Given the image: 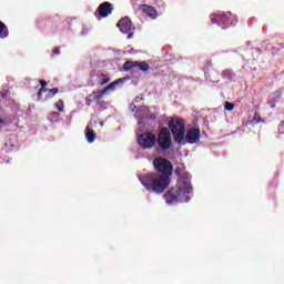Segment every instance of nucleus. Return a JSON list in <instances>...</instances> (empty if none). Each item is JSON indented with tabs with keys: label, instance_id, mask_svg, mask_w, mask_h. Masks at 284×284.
<instances>
[{
	"label": "nucleus",
	"instance_id": "9b49d317",
	"mask_svg": "<svg viewBox=\"0 0 284 284\" xmlns=\"http://www.w3.org/2000/svg\"><path fill=\"white\" fill-rule=\"evenodd\" d=\"M210 19L212 23H222V26H226V28L232 26V19L225 14H211Z\"/></svg>",
	"mask_w": 284,
	"mask_h": 284
},
{
	"label": "nucleus",
	"instance_id": "c756f323",
	"mask_svg": "<svg viewBox=\"0 0 284 284\" xmlns=\"http://www.w3.org/2000/svg\"><path fill=\"white\" fill-rule=\"evenodd\" d=\"M186 201H190V196H186Z\"/></svg>",
	"mask_w": 284,
	"mask_h": 284
},
{
	"label": "nucleus",
	"instance_id": "4468645a",
	"mask_svg": "<svg viewBox=\"0 0 284 284\" xmlns=\"http://www.w3.org/2000/svg\"><path fill=\"white\" fill-rule=\"evenodd\" d=\"M10 37V31L8 30V26L0 21V39H8Z\"/></svg>",
	"mask_w": 284,
	"mask_h": 284
},
{
	"label": "nucleus",
	"instance_id": "dca6fc26",
	"mask_svg": "<svg viewBox=\"0 0 284 284\" xmlns=\"http://www.w3.org/2000/svg\"><path fill=\"white\" fill-rule=\"evenodd\" d=\"M222 77L227 79V81H232V79H234V73L231 70H224Z\"/></svg>",
	"mask_w": 284,
	"mask_h": 284
},
{
	"label": "nucleus",
	"instance_id": "1a4fd4ad",
	"mask_svg": "<svg viewBox=\"0 0 284 284\" xmlns=\"http://www.w3.org/2000/svg\"><path fill=\"white\" fill-rule=\"evenodd\" d=\"M181 192L176 187H171L169 191L164 194V199L168 205H174L175 203H179V196H181Z\"/></svg>",
	"mask_w": 284,
	"mask_h": 284
},
{
	"label": "nucleus",
	"instance_id": "20e7f679",
	"mask_svg": "<svg viewBox=\"0 0 284 284\" xmlns=\"http://www.w3.org/2000/svg\"><path fill=\"white\" fill-rule=\"evenodd\" d=\"M156 143L158 150L160 152H166V150H170V148H172V132H170V129L162 128L160 130V132L158 133Z\"/></svg>",
	"mask_w": 284,
	"mask_h": 284
},
{
	"label": "nucleus",
	"instance_id": "412c9836",
	"mask_svg": "<svg viewBox=\"0 0 284 284\" xmlns=\"http://www.w3.org/2000/svg\"><path fill=\"white\" fill-rule=\"evenodd\" d=\"M49 92L51 93V97H54L55 94H59V88L49 89Z\"/></svg>",
	"mask_w": 284,
	"mask_h": 284
},
{
	"label": "nucleus",
	"instance_id": "393cba45",
	"mask_svg": "<svg viewBox=\"0 0 284 284\" xmlns=\"http://www.w3.org/2000/svg\"><path fill=\"white\" fill-rule=\"evenodd\" d=\"M51 116H59V112H52Z\"/></svg>",
	"mask_w": 284,
	"mask_h": 284
},
{
	"label": "nucleus",
	"instance_id": "b1692460",
	"mask_svg": "<svg viewBox=\"0 0 284 284\" xmlns=\"http://www.w3.org/2000/svg\"><path fill=\"white\" fill-rule=\"evenodd\" d=\"M53 54H61V50L59 48L53 49Z\"/></svg>",
	"mask_w": 284,
	"mask_h": 284
},
{
	"label": "nucleus",
	"instance_id": "423d86ee",
	"mask_svg": "<svg viewBox=\"0 0 284 284\" xmlns=\"http://www.w3.org/2000/svg\"><path fill=\"white\" fill-rule=\"evenodd\" d=\"M176 187L182 194H192V181L190 180V174H182L178 180Z\"/></svg>",
	"mask_w": 284,
	"mask_h": 284
},
{
	"label": "nucleus",
	"instance_id": "a878e982",
	"mask_svg": "<svg viewBox=\"0 0 284 284\" xmlns=\"http://www.w3.org/2000/svg\"><path fill=\"white\" fill-rule=\"evenodd\" d=\"M0 123H2V124L6 123V120L0 118Z\"/></svg>",
	"mask_w": 284,
	"mask_h": 284
},
{
	"label": "nucleus",
	"instance_id": "2eb2a0df",
	"mask_svg": "<svg viewBox=\"0 0 284 284\" xmlns=\"http://www.w3.org/2000/svg\"><path fill=\"white\" fill-rule=\"evenodd\" d=\"M85 136H87L88 143H94V141L97 140V133L94 132V130L90 128L85 129Z\"/></svg>",
	"mask_w": 284,
	"mask_h": 284
},
{
	"label": "nucleus",
	"instance_id": "aec40b11",
	"mask_svg": "<svg viewBox=\"0 0 284 284\" xmlns=\"http://www.w3.org/2000/svg\"><path fill=\"white\" fill-rule=\"evenodd\" d=\"M281 91H275L268 97V99H281Z\"/></svg>",
	"mask_w": 284,
	"mask_h": 284
},
{
	"label": "nucleus",
	"instance_id": "f257e3e1",
	"mask_svg": "<svg viewBox=\"0 0 284 284\" xmlns=\"http://www.w3.org/2000/svg\"><path fill=\"white\" fill-rule=\"evenodd\" d=\"M153 165L161 175L156 173L146 174L141 179V183L148 192L163 194L170 187V178L173 170L172 162L165 158H158L153 160Z\"/></svg>",
	"mask_w": 284,
	"mask_h": 284
},
{
	"label": "nucleus",
	"instance_id": "39448f33",
	"mask_svg": "<svg viewBox=\"0 0 284 284\" xmlns=\"http://www.w3.org/2000/svg\"><path fill=\"white\" fill-rule=\"evenodd\" d=\"M138 143L142 150H152L156 145V134L144 132L138 136Z\"/></svg>",
	"mask_w": 284,
	"mask_h": 284
},
{
	"label": "nucleus",
	"instance_id": "a211bd4d",
	"mask_svg": "<svg viewBox=\"0 0 284 284\" xmlns=\"http://www.w3.org/2000/svg\"><path fill=\"white\" fill-rule=\"evenodd\" d=\"M55 108L58 112H63V110H65V104L63 100H59L58 103H55Z\"/></svg>",
	"mask_w": 284,
	"mask_h": 284
},
{
	"label": "nucleus",
	"instance_id": "bb28decb",
	"mask_svg": "<svg viewBox=\"0 0 284 284\" xmlns=\"http://www.w3.org/2000/svg\"><path fill=\"white\" fill-rule=\"evenodd\" d=\"M126 39H132V33H129Z\"/></svg>",
	"mask_w": 284,
	"mask_h": 284
},
{
	"label": "nucleus",
	"instance_id": "0eeeda50",
	"mask_svg": "<svg viewBox=\"0 0 284 284\" xmlns=\"http://www.w3.org/2000/svg\"><path fill=\"white\" fill-rule=\"evenodd\" d=\"M141 70V72H148V70H150V64H148V62H136V61H126L123 64V70H125V72H130V70Z\"/></svg>",
	"mask_w": 284,
	"mask_h": 284
},
{
	"label": "nucleus",
	"instance_id": "5701e85b",
	"mask_svg": "<svg viewBox=\"0 0 284 284\" xmlns=\"http://www.w3.org/2000/svg\"><path fill=\"white\" fill-rule=\"evenodd\" d=\"M40 85L41 88H45V85H48V82L45 80H41Z\"/></svg>",
	"mask_w": 284,
	"mask_h": 284
},
{
	"label": "nucleus",
	"instance_id": "f3484780",
	"mask_svg": "<svg viewBox=\"0 0 284 284\" xmlns=\"http://www.w3.org/2000/svg\"><path fill=\"white\" fill-rule=\"evenodd\" d=\"M44 92H50V89L45 87H41L38 91V101H43V93Z\"/></svg>",
	"mask_w": 284,
	"mask_h": 284
},
{
	"label": "nucleus",
	"instance_id": "ddd939ff",
	"mask_svg": "<svg viewBox=\"0 0 284 284\" xmlns=\"http://www.w3.org/2000/svg\"><path fill=\"white\" fill-rule=\"evenodd\" d=\"M139 9L150 19L154 20L156 19V17H159V12H156V9L150 4H140Z\"/></svg>",
	"mask_w": 284,
	"mask_h": 284
},
{
	"label": "nucleus",
	"instance_id": "f8f14e48",
	"mask_svg": "<svg viewBox=\"0 0 284 284\" xmlns=\"http://www.w3.org/2000/svg\"><path fill=\"white\" fill-rule=\"evenodd\" d=\"M116 26L122 34H128L132 30V20L128 17L122 18Z\"/></svg>",
	"mask_w": 284,
	"mask_h": 284
},
{
	"label": "nucleus",
	"instance_id": "cd10ccee",
	"mask_svg": "<svg viewBox=\"0 0 284 284\" xmlns=\"http://www.w3.org/2000/svg\"><path fill=\"white\" fill-rule=\"evenodd\" d=\"M175 174H181V172L179 171V169L175 170Z\"/></svg>",
	"mask_w": 284,
	"mask_h": 284
},
{
	"label": "nucleus",
	"instance_id": "6e6552de",
	"mask_svg": "<svg viewBox=\"0 0 284 284\" xmlns=\"http://www.w3.org/2000/svg\"><path fill=\"white\" fill-rule=\"evenodd\" d=\"M113 10H114V8H112V3L106 1V2L101 3L98 7L94 14H95L97 19H99V21H101V19H105V17H108Z\"/></svg>",
	"mask_w": 284,
	"mask_h": 284
},
{
	"label": "nucleus",
	"instance_id": "7ed1b4c3",
	"mask_svg": "<svg viewBox=\"0 0 284 284\" xmlns=\"http://www.w3.org/2000/svg\"><path fill=\"white\" fill-rule=\"evenodd\" d=\"M119 83H123V79H119V80L112 82L103 90L93 91L91 94H89L85 98L87 105L90 108V105H92V103H97V101H101V99H103V97H105V94H108L109 92H113L114 88H116V85H119Z\"/></svg>",
	"mask_w": 284,
	"mask_h": 284
},
{
	"label": "nucleus",
	"instance_id": "9d476101",
	"mask_svg": "<svg viewBox=\"0 0 284 284\" xmlns=\"http://www.w3.org/2000/svg\"><path fill=\"white\" fill-rule=\"evenodd\" d=\"M185 139L186 142H189L191 145H194V143H199V141H201V130L190 129L186 132Z\"/></svg>",
	"mask_w": 284,
	"mask_h": 284
},
{
	"label": "nucleus",
	"instance_id": "4be33fe9",
	"mask_svg": "<svg viewBox=\"0 0 284 284\" xmlns=\"http://www.w3.org/2000/svg\"><path fill=\"white\" fill-rule=\"evenodd\" d=\"M105 83H110V78H105L102 82H100V87L105 85Z\"/></svg>",
	"mask_w": 284,
	"mask_h": 284
},
{
	"label": "nucleus",
	"instance_id": "6ab92c4d",
	"mask_svg": "<svg viewBox=\"0 0 284 284\" xmlns=\"http://www.w3.org/2000/svg\"><path fill=\"white\" fill-rule=\"evenodd\" d=\"M224 109H225L227 112H232V110H234V103H232V102H225V103H224Z\"/></svg>",
	"mask_w": 284,
	"mask_h": 284
},
{
	"label": "nucleus",
	"instance_id": "c85d7f7f",
	"mask_svg": "<svg viewBox=\"0 0 284 284\" xmlns=\"http://www.w3.org/2000/svg\"><path fill=\"white\" fill-rule=\"evenodd\" d=\"M221 80H216L215 83H220Z\"/></svg>",
	"mask_w": 284,
	"mask_h": 284
},
{
	"label": "nucleus",
	"instance_id": "f03ea898",
	"mask_svg": "<svg viewBox=\"0 0 284 284\" xmlns=\"http://www.w3.org/2000/svg\"><path fill=\"white\" fill-rule=\"evenodd\" d=\"M169 128L172 132L173 139L176 143H183L185 139V122L183 119L176 118L169 122Z\"/></svg>",
	"mask_w": 284,
	"mask_h": 284
}]
</instances>
